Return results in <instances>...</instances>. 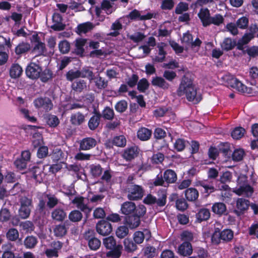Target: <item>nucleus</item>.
<instances>
[{"instance_id": "13d9d810", "label": "nucleus", "mask_w": 258, "mask_h": 258, "mask_svg": "<svg viewBox=\"0 0 258 258\" xmlns=\"http://www.w3.org/2000/svg\"><path fill=\"white\" fill-rule=\"evenodd\" d=\"M83 238L87 243L91 241L92 242L98 238L97 237V234L93 229H88L86 230L83 234Z\"/></svg>"}, {"instance_id": "7ed1b4c3", "label": "nucleus", "mask_w": 258, "mask_h": 258, "mask_svg": "<svg viewBox=\"0 0 258 258\" xmlns=\"http://www.w3.org/2000/svg\"><path fill=\"white\" fill-rule=\"evenodd\" d=\"M59 203V200L54 195L45 194L39 198L36 211L41 216L49 213V210L54 208Z\"/></svg>"}, {"instance_id": "39448f33", "label": "nucleus", "mask_w": 258, "mask_h": 258, "mask_svg": "<svg viewBox=\"0 0 258 258\" xmlns=\"http://www.w3.org/2000/svg\"><path fill=\"white\" fill-rule=\"evenodd\" d=\"M177 77L176 73L172 71L166 70L164 72L163 77L156 76L153 77L151 84L153 86L158 87L163 90H168L170 87V85L166 81L172 82Z\"/></svg>"}, {"instance_id": "0eeeda50", "label": "nucleus", "mask_w": 258, "mask_h": 258, "mask_svg": "<svg viewBox=\"0 0 258 258\" xmlns=\"http://www.w3.org/2000/svg\"><path fill=\"white\" fill-rule=\"evenodd\" d=\"M223 79L228 85L231 88L235 89L238 92L248 94L252 93V89L251 87L246 86L234 76L231 74L226 75L223 77Z\"/></svg>"}, {"instance_id": "4c0bfd02", "label": "nucleus", "mask_w": 258, "mask_h": 258, "mask_svg": "<svg viewBox=\"0 0 258 258\" xmlns=\"http://www.w3.org/2000/svg\"><path fill=\"white\" fill-rule=\"evenodd\" d=\"M165 46V44L163 42H161L160 45H158V55L161 56H155L152 59L154 62H162L165 61L167 54V52L164 48Z\"/></svg>"}, {"instance_id": "603ef678", "label": "nucleus", "mask_w": 258, "mask_h": 258, "mask_svg": "<svg viewBox=\"0 0 258 258\" xmlns=\"http://www.w3.org/2000/svg\"><path fill=\"white\" fill-rule=\"evenodd\" d=\"M187 143H188V142L184 139L178 138L174 143L173 147L176 151L181 152L184 150Z\"/></svg>"}, {"instance_id": "864d4df0", "label": "nucleus", "mask_w": 258, "mask_h": 258, "mask_svg": "<svg viewBox=\"0 0 258 258\" xmlns=\"http://www.w3.org/2000/svg\"><path fill=\"white\" fill-rule=\"evenodd\" d=\"M126 143V140L123 135L115 136L112 140V145L117 147H123Z\"/></svg>"}, {"instance_id": "ddd939ff", "label": "nucleus", "mask_w": 258, "mask_h": 258, "mask_svg": "<svg viewBox=\"0 0 258 258\" xmlns=\"http://www.w3.org/2000/svg\"><path fill=\"white\" fill-rule=\"evenodd\" d=\"M72 203L76 205L77 208L81 212L84 213L85 215L84 223L86 222L90 215V213L92 210V208H90L87 204H85L84 198L82 196L75 197L73 200Z\"/></svg>"}, {"instance_id": "e433bc0d", "label": "nucleus", "mask_w": 258, "mask_h": 258, "mask_svg": "<svg viewBox=\"0 0 258 258\" xmlns=\"http://www.w3.org/2000/svg\"><path fill=\"white\" fill-rule=\"evenodd\" d=\"M254 38L252 34L245 33L241 38L238 40L237 44V49L239 50H243L244 45L247 44Z\"/></svg>"}, {"instance_id": "5701e85b", "label": "nucleus", "mask_w": 258, "mask_h": 258, "mask_svg": "<svg viewBox=\"0 0 258 258\" xmlns=\"http://www.w3.org/2000/svg\"><path fill=\"white\" fill-rule=\"evenodd\" d=\"M163 178L164 179L166 187L170 184L174 183L177 180L176 173L172 169H167L163 172Z\"/></svg>"}, {"instance_id": "0e129e2a", "label": "nucleus", "mask_w": 258, "mask_h": 258, "mask_svg": "<svg viewBox=\"0 0 258 258\" xmlns=\"http://www.w3.org/2000/svg\"><path fill=\"white\" fill-rule=\"evenodd\" d=\"M115 233L117 237L123 238L128 234V228L125 225L120 226L116 229Z\"/></svg>"}, {"instance_id": "2f4dec72", "label": "nucleus", "mask_w": 258, "mask_h": 258, "mask_svg": "<svg viewBox=\"0 0 258 258\" xmlns=\"http://www.w3.org/2000/svg\"><path fill=\"white\" fill-rule=\"evenodd\" d=\"M31 48L30 45L27 42L20 43L15 49V52L18 58L27 53Z\"/></svg>"}, {"instance_id": "20e7f679", "label": "nucleus", "mask_w": 258, "mask_h": 258, "mask_svg": "<svg viewBox=\"0 0 258 258\" xmlns=\"http://www.w3.org/2000/svg\"><path fill=\"white\" fill-rule=\"evenodd\" d=\"M103 244L107 250L106 256L107 258H120L123 250L121 244L117 243L115 239L112 236L103 239Z\"/></svg>"}, {"instance_id": "680f3d73", "label": "nucleus", "mask_w": 258, "mask_h": 258, "mask_svg": "<svg viewBox=\"0 0 258 258\" xmlns=\"http://www.w3.org/2000/svg\"><path fill=\"white\" fill-rule=\"evenodd\" d=\"M128 104L125 100H121L118 101L114 106L115 110L119 113H123L127 108Z\"/></svg>"}, {"instance_id": "58836bf2", "label": "nucleus", "mask_w": 258, "mask_h": 258, "mask_svg": "<svg viewBox=\"0 0 258 258\" xmlns=\"http://www.w3.org/2000/svg\"><path fill=\"white\" fill-rule=\"evenodd\" d=\"M85 120V115L79 111L76 113L72 114L71 116V122L74 125H80L82 124Z\"/></svg>"}, {"instance_id": "052dcab7", "label": "nucleus", "mask_w": 258, "mask_h": 258, "mask_svg": "<svg viewBox=\"0 0 258 258\" xmlns=\"http://www.w3.org/2000/svg\"><path fill=\"white\" fill-rule=\"evenodd\" d=\"M249 24V19L245 16H242L239 18L236 22V24L238 28L244 30L248 28Z\"/></svg>"}, {"instance_id": "cd10ccee", "label": "nucleus", "mask_w": 258, "mask_h": 258, "mask_svg": "<svg viewBox=\"0 0 258 258\" xmlns=\"http://www.w3.org/2000/svg\"><path fill=\"white\" fill-rule=\"evenodd\" d=\"M128 18L132 20H146L152 19L153 18V14L148 13L146 15H141L138 10L134 9L129 13Z\"/></svg>"}, {"instance_id": "423d86ee", "label": "nucleus", "mask_w": 258, "mask_h": 258, "mask_svg": "<svg viewBox=\"0 0 258 258\" xmlns=\"http://www.w3.org/2000/svg\"><path fill=\"white\" fill-rule=\"evenodd\" d=\"M234 237L233 231L229 229H225L220 231L218 228L215 229V231L212 235V242L216 245L223 242H229L232 241Z\"/></svg>"}, {"instance_id": "de8ad7c7", "label": "nucleus", "mask_w": 258, "mask_h": 258, "mask_svg": "<svg viewBox=\"0 0 258 258\" xmlns=\"http://www.w3.org/2000/svg\"><path fill=\"white\" fill-rule=\"evenodd\" d=\"M124 250L127 252H133L137 249V245L136 243L129 238H125L123 241Z\"/></svg>"}, {"instance_id": "dca6fc26", "label": "nucleus", "mask_w": 258, "mask_h": 258, "mask_svg": "<svg viewBox=\"0 0 258 258\" xmlns=\"http://www.w3.org/2000/svg\"><path fill=\"white\" fill-rule=\"evenodd\" d=\"M42 68L35 62H30L26 69L27 76L33 80L37 79L40 77Z\"/></svg>"}, {"instance_id": "8fccbe9b", "label": "nucleus", "mask_w": 258, "mask_h": 258, "mask_svg": "<svg viewBox=\"0 0 258 258\" xmlns=\"http://www.w3.org/2000/svg\"><path fill=\"white\" fill-rule=\"evenodd\" d=\"M89 168L90 174L95 178L99 177L102 173L103 168L100 164H91Z\"/></svg>"}, {"instance_id": "9d476101", "label": "nucleus", "mask_w": 258, "mask_h": 258, "mask_svg": "<svg viewBox=\"0 0 258 258\" xmlns=\"http://www.w3.org/2000/svg\"><path fill=\"white\" fill-rule=\"evenodd\" d=\"M127 192V199L131 201H137L141 199L144 193V190L141 185L132 184L126 188Z\"/></svg>"}, {"instance_id": "79ce46f5", "label": "nucleus", "mask_w": 258, "mask_h": 258, "mask_svg": "<svg viewBox=\"0 0 258 258\" xmlns=\"http://www.w3.org/2000/svg\"><path fill=\"white\" fill-rule=\"evenodd\" d=\"M38 243L37 238L34 236H27L25 238L23 244L27 249L34 248Z\"/></svg>"}, {"instance_id": "a878e982", "label": "nucleus", "mask_w": 258, "mask_h": 258, "mask_svg": "<svg viewBox=\"0 0 258 258\" xmlns=\"http://www.w3.org/2000/svg\"><path fill=\"white\" fill-rule=\"evenodd\" d=\"M198 16L204 27H207L209 26V23L211 16L210 15V11L208 8H201L200 10Z\"/></svg>"}, {"instance_id": "c9c22d12", "label": "nucleus", "mask_w": 258, "mask_h": 258, "mask_svg": "<svg viewBox=\"0 0 258 258\" xmlns=\"http://www.w3.org/2000/svg\"><path fill=\"white\" fill-rule=\"evenodd\" d=\"M22 68L18 63H13L10 69V76L12 79H17L22 74Z\"/></svg>"}, {"instance_id": "c756f323", "label": "nucleus", "mask_w": 258, "mask_h": 258, "mask_svg": "<svg viewBox=\"0 0 258 258\" xmlns=\"http://www.w3.org/2000/svg\"><path fill=\"white\" fill-rule=\"evenodd\" d=\"M7 239L11 241H16L18 240V243L20 245L23 244V241L22 238H19V233L18 230L14 228H11L9 229L6 234Z\"/></svg>"}, {"instance_id": "9b49d317", "label": "nucleus", "mask_w": 258, "mask_h": 258, "mask_svg": "<svg viewBox=\"0 0 258 258\" xmlns=\"http://www.w3.org/2000/svg\"><path fill=\"white\" fill-rule=\"evenodd\" d=\"M250 202L243 198H238L236 201V208L233 213L238 217L243 215L249 209Z\"/></svg>"}, {"instance_id": "b1692460", "label": "nucleus", "mask_w": 258, "mask_h": 258, "mask_svg": "<svg viewBox=\"0 0 258 258\" xmlns=\"http://www.w3.org/2000/svg\"><path fill=\"white\" fill-rule=\"evenodd\" d=\"M211 217L210 210L206 208H202L198 210L196 214V222L202 223L208 220Z\"/></svg>"}, {"instance_id": "72a5a7b5", "label": "nucleus", "mask_w": 258, "mask_h": 258, "mask_svg": "<svg viewBox=\"0 0 258 258\" xmlns=\"http://www.w3.org/2000/svg\"><path fill=\"white\" fill-rule=\"evenodd\" d=\"M237 44L236 40L227 37L224 39L220 46L223 50L228 51L232 50L236 46H237Z\"/></svg>"}, {"instance_id": "c85d7f7f", "label": "nucleus", "mask_w": 258, "mask_h": 258, "mask_svg": "<svg viewBox=\"0 0 258 258\" xmlns=\"http://www.w3.org/2000/svg\"><path fill=\"white\" fill-rule=\"evenodd\" d=\"M152 131L145 127L140 128L137 133V138L142 141H147L149 140L152 136Z\"/></svg>"}, {"instance_id": "f03ea898", "label": "nucleus", "mask_w": 258, "mask_h": 258, "mask_svg": "<svg viewBox=\"0 0 258 258\" xmlns=\"http://www.w3.org/2000/svg\"><path fill=\"white\" fill-rule=\"evenodd\" d=\"M193 79L190 74H185L181 78L178 88L176 90V94L178 97L185 95L188 101L199 103L202 98L197 96V89L193 83Z\"/></svg>"}, {"instance_id": "4d7b16f0", "label": "nucleus", "mask_w": 258, "mask_h": 258, "mask_svg": "<svg viewBox=\"0 0 258 258\" xmlns=\"http://www.w3.org/2000/svg\"><path fill=\"white\" fill-rule=\"evenodd\" d=\"M86 42V39H79L76 41V53L78 55H82L84 52V46L85 45Z\"/></svg>"}, {"instance_id": "412c9836", "label": "nucleus", "mask_w": 258, "mask_h": 258, "mask_svg": "<svg viewBox=\"0 0 258 258\" xmlns=\"http://www.w3.org/2000/svg\"><path fill=\"white\" fill-rule=\"evenodd\" d=\"M140 152V149L137 146H133L125 149L122 155L124 159L131 161L137 157Z\"/></svg>"}, {"instance_id": "a211bd4d", "label": "nucleus", "mask_w": 258, "mask_h": 258, "mask_svg": "<svg viewBox=\"0 0 258 258\" xmlns=\"http://www.w3.org/2000/svg\"><path fill=\"white\" fill-rule=\"evenodd\" d=\"M79 151H88L95 148L97 145V140L91 137H85L79 142Z\"/></svg>"}, {"instance_id": "1a4fd4ad", "label": "nucleus", "mask_w": 258, "mask_h": 258, "mask_svg": "<svg viewBox=\"0 0 258 258\" xmlns=\"http://www.w3.org/2000/svg\"><path fill=\"white\" fill-rule=\"evenodd\" d=\"M159 196V198H157L149 194L143 200V203L148 205H152L156 204L157 207H164L167 202V193L165 190L161 191V195H158Z\"/></svg>"}, {"instance_id": "f3484780", "label": "nucleus", "mask_w": 258, "mask_h": 258, "mask_svg": "<svg viewBox=\"0 0 258 258\" xmlns=\"http://www.w3.org/2000/svg\"><path fill=\"white\" fill-rule=\"evenodd\" d=\"M50 248L45 250L44 253L48 258L57 257L58 251L62 248L63 243L60 241H53L50 244Z\"/></svg>"}, {"instance_id": "bf43d9fd", "label": "nucleus", "mask_w": 258, "mask_h": 258, "mask_svg": "<svg viewBox=\"0 0 258 258\" xmlns=\"http://www.w3.org/2000/svg\"><path fill=\"white\" fill-rule=\"evenodd\" d=\"M59 50L62 54L68 53L70 50V44L67 40L60 41L58 43Z\"/></svg>"}, {"instance_id": "f704fd0d", "label": "nucleus", "mask_w": 258, "mask_h": 258, "mask_svg": "<svg viewBox=\"0 0 258 258\" xmlns=\"http://www.w3.org/2000/svg\"><path fill=\"white\" fill-rule=\"evenodd\" d=\"M71 87L75 92L80 93L87 88V82L84 80L78 79L72 83Z\"/></svg>"}, {"instance_id": "c03bdc74", "label": "nucleus", "mask_w": 258, "mask_h": 258, "mask_svg": "<svg viewBox=\"0 0 258 258\" xmlns=\"http://www.w3.org/2000/svg\"><path fill=\"white\" fill-rule=\"evenodd\" d=\"M68 218L71 222L78 223L82 220L83 214L80 211L74 210L69 213Z\"/></svg>"}, {"instance_id": "69168bd1", "label": "nucleus", "mask_w": 258, "mask_h": 258, "mask_svg": "<svg viewBox=\"0 0 258 258\" xmlns=\"http://www.w3.org/2000/svg\"><path fill=\"white\" fill-rule=\"evenodd\" d=\"M244 155L245 152L243 149H235L232 154V160L234 161H240L243 159Z\"/></svg>"}, {"instance_id": "aec40b11", "label": "nucleus", "mask_w": 258, "mask_h": 258, "mask_svg": "<svg viewBox=\"0 0 258 258\" xmlns=\"http://www.w3.org/2000/svg\"><path fill=\"white\" fill-rule=\"evenodd\" d=\"M192 252V246L189 241H183L178 245L177 249V253L183 257H189Z\"/></svg>"}, {"instance_id": "7c9ffc66", "label": "nucleus", "mask_w": 258, "mask_h": 258, "mask_svg": "<svg viewBox=\"0 0 258 258\" xmlns=\"http://www.w3.org/2000/svg\"><path fill=\"white\" fill-rule=\"evenodd\" d=\"M212 211L219 216L227 215V207L226 205L222 202H217L213 204L212 207Z\"/></svg>"}, {"instance_id": "ea45409f", "label": "nucleus", "mask_w": 258, "mask_h": 258, "mask_svg": "<svg viewBox=\"0 0 258 258\" xmlns=\"http://www.w3.org/2000/svg\"><path fill=\"white\" fill-rule=\"evenodd\" d=\"M51 158L54 163H57L59 161L61 162V160L64 159V154L61 149L54 148L50 154Z\"/></svg>"}, {"instance_id": "473e14b6", "label": "nucleus", "mask_w": 258, "mask_h": 258, "mask_svg": "<svg viewBox=\"0 0 258 258\" xmlns=\"http://www.w3.org/2000/svg\"><path fill=\"white\" fill-rule=\"evenodd\" d=\"M186 200L189 202H196L199 197V191L194 187H189L184 190Z\"/></svg>"}, {"instance_id": "bb28decb", "label": "nucleus", "mask_w": 258, "mask_h": 258, "mask_svg": "<svg viewBox=\"0 0 258 258\" xmlns=\"http://www.w3.org/2000/svg\"><path fill=\"white\" fill-rule=\"evenodd\" d=\"M51 217L55 221L62 222L67 218V213L62 208H56L52 211Z\"/></svg>"}, {"instance_id": "a19ab883", "label": "nucleus", "mask_w": 258, "mask_h": 258, "mask_svg": "<svg viewBox=\"0 0 258 258\" xmlns=\"http://www.w3.org/2000/svg\"><path fill=\"white\" fill-rule=\"evenodd\" d=\"M53 77L52 71L49 69L46 68L43 71H41L39 78L42 83H47L51 81Z\"/></svg>"}, {"instance_id": "338daca9", "label": "nucleus", "mask_w": 258, "mask_h": 258, "mask_svg": "<svg viewBox=\"0 0 258 258\" xmlns=\"http://www.w3.org/2000/svg\"><path fill=\"white\" fill-rule=\"evenodd\" d=\"M242 51L243 53H246L251 58H254L258 56V46L253 45Z\"/></svg>"}, {"instance_id": "f8f14e48", "label": "nucleus", "mask_w": 258, "mask_h": 258, "mask_svg": "<svg viewBox=\"0 0 258 258\" xmlns=\"http://www.w3.org/2000/svg\"><path fill=\"white\" fill-rule=\"evenodd\" d=\"M196 186L203 187V189H200V190L207 197L216 190L214 181L210 179L198 180L196 182Z\"/></svg>"}, {"instance_id": "393cba45", "label": "nucleus", "mask_w": 258, "mask_h": 258, "mask_svg": "<svg viewBox=\"0 0 258 258\" xmlns=\"http://www.w3.org/2000/svg\"><path fill=\"white\" fill-rule=\"evenodd\" d=\"M44 166V165L39 166L37 164L34 165L30 170V172L32 174L33 178L39 182H41L42 181Z\"/></svg>"}, {"instance_id": "09e8293b", "label": "nucleus", "mask_w": 258, "mask_h": 258, "mask_svg": "<svg viewBox=\"0 0 258 258\" xmlns=\"http://www.w3.org/2000/svg\"><path fill=\"white\" fill-rule=\"evenodd\" d=\"M12 245L8 243L3 245L2 248L4 252L2 254V258H15V253L11 250Z\"/></svg>"}, {"instance_id": "49530a36", "label": "nucleus", "mask_w": 258, "mask_h": 258, "mask_svg": "<svg viewBox=\"0 0 258 258\" xmlns=\"http://www.w3.org/2000/svg\"><path fill=\"white\" fill-rule=\"evenodd\" d=\"M68 227H66L64 225L61 224L55 225L53 229L54 235L57 237H62L67 233Z\"/></svg>"}, {"instance_id": "4468645a", "label": "nucleus", "mask_w": 258, "mask_h": 258, "mask_svg": "<svg viewBox=\"0 0 258 258\" xmlns=\"http://www.w3.org/2000/svg\"><path fill=\"white\" fill-rule=\"evenodd\" d=\"M33 103L36 108H42L45 112L49 111L53 108L52 101L46 97L37 98L34 100Z\"/></svg>"}, {"instance_id": "5fc2aeb1", "label": "nucleus", "mask_w": 258, "mask_h": 258, "mask_svg": "<svg viewBox=\"0 0 258 258\" xmlns=\"http://www.w3.org/2000/svg\"><path fill=\"white\" fill-rule=\"evenodd\" d=\"M245 133V130L241 126L236 127L231 132V136L235 140L240 139Z\"/></svg>"}, {"instance_id": "6e6552de", "label": "nucleus", "mask_w": 258, "mask_h": 258, "mask_svg": "<svg viewBox=\"0 0 258 258\" xmlns=\"http://www.w3.org/2000/svg\"><path fill=\"white\" fill-rule=\"evenodd\" d=\"M20 207L18 211L19 216L22 219L28 218L33 208L32 199L27 197H22L20 199Z\"/></svg>"}, {"instance_id": "e2e57ef3", "label": "nucleus", "mask_w": 258, "mask_h": 258, "mask_svg": "<svg viewBox=\"0 0 258 258\" xmlns=\"http://www.w3.org/2000/svg\"><path fill=\"white\" fill-rule=\"evenodd\" d=\"M230 144L228 143H221L218 146L219 153H221L225 157L230 154Z\"/></svg>"}, {"instance_id": "a18cd8bd", "label": "nucleus", "mask_w": 258, "mask_h": 258, "mask_svg": "<svg viewBox=\"0 0 258 258\" xmlns=\"http://www.w3.org/2000/svg\"><path fill=\"white\" fill-rule=\"evenodd\" d=\"M94 26L91 22H85L78 25L77 32L79 34L86 33L92 30Z\"/></svg>"}, {"instance_id": "3c124183", "label": "nucleus", "mask_w": 258, "mask_h": 258, "mask_svg": "<svg viewBox=\"0 0 258 258\" xmlns=\"http://www.w3.org/2000/svg\"><path fill=\"white\" fill-rule=\"evenodd\" d=\"M101 117L105 120H112L114 117L115 114L112 108L108 106L105 107L101 113Z\"/></svg>"}, {"instance_id": "774afa93", "label": "nucleus", "mask_w": 258, "mask_h": 258, "mask_svg": "<svg viewBox=\"0 0 258 258\" xmlns=\"http://www.w3.org/2000/svg\"><path fill=\"white\" fill-rule=\"evenodd\" d=\"M197 254L196 256H189L187 258H206L208 256V252L204 248L197 247L194 250Z\"/></svg>"}, {"instance_id": "37998d69", "label": "nucleus", "mask_w": 258, "mask_h": 258, "mask_svg": "<svg viewBox=\"0 0 258 258\" xmlns=\"http://www.w3.org/2000/svg\"><path fill=\"white\" fill-rule=\"evenodd\" d=\"M79 72L81 78H87L90 81L94 79V74L91 67L85 66L79 70Z\"/></svg>"}, {"instance_id": "6ab92c4d", "label": "nucleus", "mask_w": 258, "mask_h": 258, "mask_svg": "<svg viewBox=\"0 0 258 258\" xmlns=\"http://www.w3.org/2000/svg\"><path fill=\"white\" fill-rule=\"evenodd\" d=\"M62 16L57 13H54L52 16L53 24L50 28L55 31H61L65 29L66 24L63 22Z\"/></svg>"}, {"instance_id": "6e6d98bb", "label": "nucleus", "mask_w": 258, "mask_h": 258, "mask_svg": "<svg viewBox=\"0 0 258 258\" xmlns=\"http://www.w3.org/2000/svg\"><path fill=\"white\" fill-rule=\"evenodd\" d=\"M150 83L146 78L140 79L137 84V89L140 92L144 93L149 88Z\"/></svg>"}, {"instance_id": "2eb2a0df", "label": "nucleus", "mask_w": 258, "mask_h": 258, "mask_svg": "<svg viewBox=\"0 0 258 258\" xmlns=\"http://www.w3.org/2000/svg\"><path fill=\"white\" fill-rule=\"evenodd\" d=\"M112 229L111 224L106 220H101L96 224V231L102 236L109 235L112 231Z\"/></svg>"}, {"instance_id": "f257e3e1", "label": "nucleus", "mask_w": 258, "mask_h": 258, "mask_svg": "<svg viewBox=\"0 0 258 258\" xmlns=\"http://www.w3.org/2000/svg\"><path fill=\"white\" fill-rule=\"evenodd\" d=\"M147 209L143 205L136 204L131 201L124 202L121 205L120 212L126 217L125 218V223L130 229L138 227L141 223V218L146 213Z\"/></svg>"}, {"instance_id": "4be33fe9", "label": "nucleus", "mask_w": 258, "mask_h": 258, "mask_svg": "<svg viewBox=\"0 0 258 258\" xmlns=\"http://www.w3.org/2000/svg\"><path fill=\"white\" fill-rule=\"evenodd\" d=\"M93 114L88 122V127L91 131L95 130L99 126L101 117V113L99 111L95 110Z\"/></svg>"}]
</instances>
